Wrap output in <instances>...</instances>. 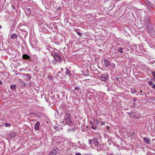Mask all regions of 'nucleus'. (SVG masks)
Instances as JSON below:
<instances>
[{"label": "nucleus", "mask_w": 155, "mask_h": 155, "mask_svg": "<svg viewBox=\"0 0 155 155\" xmlns=\"http://www.w3.org/2000/svg\"><path fill=\"white\" fill-rule=\"evenodd\" d=\"M118 51L120 53H123V49L122 48H119L118 50Z\"/></svg>", "instance_id": "aec40b11"}, {"label": "nucleus", "mask_w": 155, "mask_h": 155, "mask_svg": "<svg viewBox=\"0 0 155 155\" xmlns=\"http://www.w3.org/2000/svg\"><path fill=\"white\" fill-rule=\"evenodd\" d=\"M152 74L153 77L154 79H155V71L152 72Z\"/></svg>", "instance_id": "412c9836"}, {"label": "nucleus", "mask_w": 155, "mask_h": 155, "mask_svg": "<svg viewBox=\"0 0 155 155\" xmlns=\"http://www.w3.org/2000/svg\"><path fill=\"white\" fill-rule=\"evenodd\" d=\"M66 74H67L69 76V75L71 74L70 70L69 69H67V71L66 72Z\"/></svg>", "instance_id": "a211bd4d"}, {"label": "nucleus", "mask_w": 155, "mask_h": 155, "mask_svg": "<svg viewBox=\"0 0 155 155\" xmlns=\"http://www.w3.org/2000/svg\"><path fill=\"white\" fill-rule=\"evenodd\" d=\"M79 87H75V90H78V89Z\"/></svg>", "instance_id": "58836bf2"}, {"label": "nucleus", "mask_w": 155, "mask_h": 155, "mask_svg": "<svg viewBox=\"0 0 155 155\" xmlns=\"http://www.w3.org/2000/svg\"><path fill=\"white\" fill-rule=\"evenodd\" d=\"M101 125H103L105 124V122H104L102 121L101 122Z\"/></svg>", "instance_id": "7c9ffc66"}, {"label": "nucleus", "mask_w": 155, "mask_h": 155, "mask_svg": "<svg viewBox=\"0 0 155 155\" xmlns=\"http://www.w3.org/2000/svg\"><path fill=\"white\" fill-rule=\"evenodd\" d=\"M2 28V26H1V25H0V29H1Z\"/></svg>", "instance_id": "603ef678"}, {"label": "nucleus", "mask_w": 155, "mask_h": 155, "mask_svg": "<svg viewBox=\"0 0 155 155\" xmlns=\"http://www.w3.org/2000/svg\"><path fill=\"white\" fill-rule=\"evenodd\" d=\"M143 22L145 23V25L148 27L150 26L151 25L149 22V18L148 16H146L145 17L144 19Z\"/></svg>", "instance_id": "423d86ee"}, {"label": "nucleus", "mask_w": 155, "mask_h": 155, "mask_svg": "<svg viewBox=\"0 0 155 155\" xmlns=\"http://www.w3.org/2000/svg\"><path fill=\"white\" fill-rule=\"evenodd\" d=\"M121 0H117V1L116 2H118V1H121Z\"/></svg>", "instance_id": "3c124183"}, {"label": "nucleus", "mask_w": 155, "mask_h": 155, "mask_svg": "<svg viewBox=\"0 0 155 155\" xmlns=\"http://www.w3.org/2000/svg\"><path fill=\"white\" fill-rule=\"evenodd\" d=\"M90 124H91L92 125H93V121L92 120H91L90 121Z\"/></svg>", "instance_id": "2f4dec72"}, {"label": "nucleus", "mask_w": 155, "mask_h": 155, "mask_svg": "<svg viewBox=\"0 0 155 155\" xmlns=\"http://www.w3.org/2000/svg\"><path fill=\"white\" fill-rule=\"evenodd\" d=\"M5 126L6 127H8L10 126V124L7 123H5Z\"/></svg>", "instance_id": "b1692460"}, {"label": "nucleus", "mask_w": 155, "mask_h": 155, "mask_svg": "<svg viewBox=\"0 0 155 155\" xmlns=\"http://www.w3.org/2000/svg\"><path fill=\"white\" fill-rule=\"evenodd\" d=\"M59 149L58 148H54L48 155H56L58 153Z\"/></svg>", "instance_id": "20e7f679"}, {"label": "nucleus", "mask_w": 155, "mask_h": 155, "mask_svg": "<svg viewBox=\"0 0 155 155\" xmlns=\"http://www.w3.org/2000/svg\"><path fill=\"white\" fill-rule=\"evenodd\" d=\"M110 90H111V89H110V88H108L107 89V91H110Z\"/></svg>", "instance_id": "a19ab883"}, {"label": "nucleus", "mask_w": 155, "mask_h": 155, "mask_svg": "<svg viewBox=\"0 0 155 155\" xmlns=\"http://www.w3.org/2000/svg\"><path fill=\"white\" fill-rule=\"evenodd\" d=\"M130 92L132 94H134L136 92V90H131Z\"/></svg>", "instance_id": "5701e85b"}, {"label": "nucleus", "mask_w": 155, "mask_h": 155, "mask_svg": "<svg viewBox=\"0 0 155 155\" xmlns=\"http://www.w3.org/2000/svg\"><path fill=\"white\" fill-rule=\"evenodd\" d=\"M143 140L146 143H150V140L149 139L147 138L146 137H143Z\"/></svg>", "instance_id": "2eb2a0df"}, {"label": "nucleus", "mask_w": 155, "mask_h": 155, "mask_svg": "<svg viewBox=\"0 0 155 155\" xmlns=\"http://www.w3.org/2000/svg\"><path fill=\"white\" fill-rule=\"evenodd\" d=\"M115 80L116 81H118L119 80V78H118L116 77V78H115Z\"/></svg>", "instance_id": "e433bc0d"}, {"label": "nucleus", "mask_w": 155, "mask_h": 155, "mask_svg": "<svg viewBox=\"0 0 155 155\" xmlns=\"http://www.w3.org/2000/svg\"><path fill=\"white\" fill-rule=\"evenodd\" d=\"M53 97H54V96H52V99H54V98H53Z\"/></svg>", "instance_id": "5fc2aeb1"}, {"label": "nucleus", "mask_w": 155, "mask_h": 155, "mask_svg": "<svg viewBox=\"0 0 155 155\" xmlns=\"http://www.w3.org/2000/svg\"><path fill=\"white\" fill-rule=\"evenodd\" d=\"M142 92H143V91H140V93H142Z\"/></svg>", "instance_id": "49530a36"}, {"label": "nucleus", "mask_w": 155, "mask_h": 155, "mask_svg": "<svg viewBox=\"0 0 155 155\" xmlns=\"http://www.w3.org/2000/svg\"><path fill=\"white\" fill-rule=\"evenodd\" d=\"M104 63L105 66L106 67L108 66L109 65V61L106 59L104 60Z\"/></svg>", "instance_id": "9d476101"}, {"label": "nucleus", "mask_w": 155, "mask_h": 155, "mask_svg": "<svg viewBox=\"0 0 155 155\" xmlns=\"http://www.w3.org/2000/svg\"><path fill=\"white\" fill-rule=\"evenodd\" d=\"M16 133L13 132H11V134L10 133V137H14L16 136Z\"/></svg>", "instance_id": "dca6fc26"}, {"label": "nucleus", "mask_w": 155, "mask_h": 155, "mask_svg": "<svg viewBox=\"0 0 155 155\" xmlns=\"http://www.w3.org/2000/svg\"><path fill=\"white\" fill-rule=\"evenodd\" d=\"M22 58L23 59H29V61H31V60L30 59V57L27 54H23L22 56Z\"/></svg>", "instance_id": "1a4fd4ad"}, {"label": "nucleus", "mask_w": 155, "mask_h": 155, "mask_svg": "<svg viewBox=\"0 0 155 155\" xmlns=\"http://www.w3.org/2000/svg\"><path fill=\"white\" fill-rule=\"evenodd\" d=\"M137 98L136 97H134L133 99V101L134 102L137 101Z\"/></svg>", "instance_id": "c85d7f7f"}, {"label": "nucleus", "mask_w": 155, "mask_h": 155, "mask_svg": "<svg viewBox=\"0 0 155 155\" xmlns=\"http://www.w3.org/2000/svg\"><path fill=\"white\" fill-rule=\"evenodd\" d=\"M61 71H59L58 72V74H59L60 73H61Z\"/></svg>", "instance_id": "09e8293b"}, {"label": "nucleus", "mask_w": 155, "mask_h": 155, "mask_svg": "<svg viewBox=\"0 0 155 155\" xmlns=\"http://www.w3.org/2000/svg\"><path fill=\"white\" fill-rule=\"evenodd\" d=\"M53 57L55 58V60L60 62L61 60V58L60 55L58 53H52L51 54Z\"/></svg>", "instance_id": "7ed1b4c3"}, {"label": "nucleus", "mask_w": 155, "mask_h": 155, "mask_svg": "<svg viewBox=\"0 0 155 155\" xmlns=\"http://www.w3.org/2000/svg\"><path fill=\"white\" fill-rule=\"evenodd\" d=\"M61 70L62 71H63L64 69H63L62 68H61Z\"/></svg>", "instance_id": "de8ad7c7"}, {"label": "nucleus", "mask_w": 155, "mask_h": 155, "mask_svg": "<svg viewBox=\"0 0 155 155\" xmlns=\"http://www.w3.org/2000/svg\"><path fill=\"white\" fill-rule=\"evenodd\" d=\"M12 21L13 22V23H14V22H15V21H14V20L13 19V20H12Z\"/></svg>", "instance_id": "a18cd8bd"}, {"label": "nucleus", "mask_w": 155, "mask_h": 155, "mask_svg": "<svg viewBox=\"0 0 155 155\" xmlns=\"http://www.w3.org/2000/svg\"><path fill=\"white\" fill-rule=\"evenodd\" d=\"M76 155H81L80 153H76Z\"/></svg>", "instance_id": "f704fd0d"}, {"label": "nucleus", "mask_w": 155, "mask_h": 155, "mask_svg": "<svg viewBox=\"0 0 155 155\" xmlns=\"http://www.w3.org/2000/svg\"><path fill=\"white\" fill-rule=\"evenodd\" d=\"M61 9V8L60 7H59L58 8H57V10L58 11L60 10Z\"/></svg>", "instance_id": "c756f323"}, {"label": "nucleus", "mask_w": 155, "mask_h": 155, "mask_svg": "<svg viewBox=\"0 0 155 155\" xmlns=\"http://www.w3.org/2000/svg\"><path fill=\"white\" fill-rule=\"evenodd\" d=\"M57 137H56V136H54V137L52 139V140H55L56 139H57Z\"/></svg>", "instance_id": "bb28decb"}, {"label": "nucleus", "mask_w": 155, "mask_h": 155, "mask_svg": "<svg viewBox=\"0 0 155 155\" xmlns=\"http://www.w3.org/2000/svg\"><path fill=\"white\" fill-rule=\"evenodd\" d=\"M53 63L54 64H56V62L55 61H53Z\"/></svg>", "instance_id": "c9c22d12"}, {"label": "nucleus", "mask_w": 155, "mask_h": 155, "mask_svg": "<svg viewBox=\"0 0 155 155\" xmlns=\"http://www.w3.org/2000/svg\"><path fill=\"white\" fill-rule=\"evenodd\" d=\"M17 37L18 36L17 35L15 34H12L11 36V39H14L17 38Z\"/></svg>", "instance_id": "ddd939ff"}, {"label": "nucleus", "mask_w": 155, "mask_h": 155, "mask_svg": "<svg viewBox=\"0 0 155 155\" xmlns=\"http://www.w3.org/2000/svg\"><path fill=\"white\" fill-rule=\"evenodd\" d=\"M71 118L70 114L68 113H66L64 116L63 120L62 122V124L64 125L68 124V126L72 125Z\"/></svg>", "instance_id": "f257e3e1"}, {"label": "nucleus", "mask_w": 155, "mask_h": 155, "mask_svg": "<svg viewBox=\"0 0 155 155\" xmlns=\"http://www.w3.org/2000/svg\"><path fill=\"white\" fill-rule=\"evenodd\" d=\"M40 123L38 121H37L36 123L35 124L34 128L35 130H38L39 129V127Z\"/></svg>", "instance_id": "6e6552de"}, {"label": "nucleus", "mask_w": 155, "mask_h": 155, "mask_svg": "<svg viewBox=\"0 0 155 155\" xmlns=\"http://www.w3.org/2000/svg\"><path fill=\"white\" fill-rule=\"evenodd\" d=\"M54 129L55 130V131H59L60 130V128L59 127L57 126L54 127Z\"/></svg>", "instance_id": "f3484780"}, {"label": "nucleus", "mask_w": 155, "mask_h": 155, "mask_svg": "<svg viewBox=\"0 0 155 155\" xmlns=\"http://www.w3.org/2000/svg\"><path fill=\"white\" fill-rule=\"evenodd\" d=\"M108 77V75L106 74H104L99 77V78L102 81H105Z\"/></svg>", "instance_id": "39448f33"}, {"label": "nucleus", "mask_w": 155, "mask_h": 155, "mask_svg": "<svg viewBox=\"0 0 155 155\" xmlns=\"http://www.w3.org/2000/svg\"><path fill=\"white\" fill-rule=\"evenodd\" d=\"M91 128L94 130H96L97 127H94L93 125H91Z\"/></svg>", "instance_id": "cd10ccee"}, {"label": "nucleus", "mask_w": 155, "mask_h": 155, "mask_svg": "<svg viewBox=\"0 0 155 155\" xmlns=\"http://www.w3.org/2000/svg\"><path fill=\"white\" fill-rule=\"evenodd\" d=\"M83 75L84 76H87L88 75L85 73H84V74H83Z\"/></svg>", "instance_id": "4c0bfd02"}, {"label": "nucleus", "mask_w": 155, "mask_h": 155, "mask_svg": "<svg viewBox=\"0 0 155 155\" xmlns=\"http://www.w3.org/2000/svg\"><path fill=\"white\" fill-rule=\"evenodd\" d=\"M94 122H96V124H95L97 125V123H98V120H97V119H95V120H94Z\"/></svg>", "instance_id": "a878e982"}, {"label": "nucleus", "mask_w": 155, "mask_h": 155, "mask_svg": "<svg viewBox=\"0 0 155 155\" xmlns=\"http://www.w3.org/2000/svg\"><path fill=\"white\" fill-rule=\"evenodd\" d=\"M16 88V85L15 84H13L10 85V89L12 90H15Z\"/></svg>", "instance_id": "4468645a"}, {"label": "nucleus", "mask_w": 155, "mask_h": 155, "mask_svg": "<svg viewBox=\"0 0 155 155\" xmlns=\"http://www.w3.org/2000/svg\"><path fill=\"white\" fill-rule=\"evenodd\" d=\"M16 56V52L15 50L12 49L10 51V58H15Z\"/></svg>", "instance_id": "0eeeda50"}, {"label": "nucleus", "mask_w": 155, "mask_h": 155, "mask_svg": "<svg viewBox=\"0 0 155 155\" xmlns=\"http://www.w3.org/2000/svg\"><path fill=\"white\" fill-rule=\"evenodd\" d=\"M129 115H130V114H132V113L131 112H130V113H129Z\"/></svg>", "instance_id": "8fccbe9b"}, {"label": "nucleus", "mask_w": 155, "mask_h": 155, "mask_svg": "<svg viewBox=\"0 0 155 155\" xmlns=\"http://www.w3.org/2000/svg\"><path fill=\"white\" fill-rule=\"evenodd\" d=\"M133 104L134 105H132V107H134L135 106V102H134V103H133Z\"/></svg>", "instance_id": "473e14b6"}, {"label": "nucleus", "mask_w": 155, "mask_h": 155, "mask_svg": "<svg viewBox=\"0 0 155 155\" xmlns=\"http://www.w3.org/2000/svg\"><path fill=\"white\" fill-rule=\"evenodd\" d=\"M88 143L91 146H93V144H94L95 146H97L99 142L96 138L93 137L92 139H89Z\"/></svg>", "instance_id": "f03ea898"}, {"label": "nucleus", "mask_w": 155, "mask_h": 155, "mask_svg": "<svg viewBox=\"0 0 155 155\" xmlns=\"http://www.w3.org/2000/svg\"><path fill=\"white\" fill-rule=\"evenodd\" d=\"M24 77L27 78V80L29 81L31 79V77L28 74H25L24 75Z\"/></svg>", "instance_id": "9b49d317"}, {"label": "nucleus", "mask_w": 155, "mask_h": 155, "mask_svg": "<svg viewBox=\"0 0 155 155\" xmlns=\"http://www.w3.org/2000/svg\"><path fill=\"white\" fill-rule=\"evenodd\" d=\"M11 14L12 15H13V17H14V12H12V13H11Z\"/></svg>", "instance_id": "ea45409f"}, {"label": "nucleus", "mask_w": 155, "mask_h": 155, "mask_svg": "<svg viewBox=\"0 0 155 155\" xmlns=\"http://www.w3.org/2000/svg\"><path fill=\"white\" fill-rule=\"evenodd\" d=\"M152 88L153 89H155V84H154L152 86Z\"/></svg>", "instance_id": "72a5a7b5"}, {"label": "nucleus", "mask_w": 155, "mask_h": 155, "mask_svg": "<svg viewBox=\"0 0 155 155\" xmlns=\"http://www.w3.org/2000/svg\"><path fill=\"white\" fill-rule=\"evenodd\" d=\"M2 84V82L1 81H0V84Z\"/></svg>", "instance_id": "c03bdc74"}, {"label": "nucleus", "mask_w": 155, "mask_h": 155, "mask_svg": "<svg viewBox=\"0 0 155 155\" xmlns=\"http://www.w3.org/2000/svg\"><path fill=\"white\" fill-rule=\"evenodd\" d=\"M21 85L22 87H25V84L24 82H22L21 83Z\"/></svg>", "instance_id": "393cba45"}, {"label": "nucleus", "mask_w": 155, "mask_h": 155, "mask_svg": "<svg viewBox=\"0 0 155 155\" xmlns=\"http://www.w3.org/2000/svg\"><path fill=\"white\" fill-rule=\"evenodd\" d=\"M148 83V84L150 86H151V85H153V82L151 81H149Z\"/></svg>", "instance_id": "4be33fe9"}, {"label": "nucleus", "mask_w": 155, "mask_h": 155, "mask_svg": "<svg viewBox=\"0 0 155 155\" xmlns=\"http://www.w3.org/2000/svg\"><path fill=\"white\" fill-rule=\"evenodd\" d=\"M144 93V92H143V94H141V95H143V94Z\"/></svg>", "instance_id": "864d4df0"}, {"label": "nucleus", "mask_w": 155, "mask_h": 155, "mask_svg": "<svg viewBox=\"0 0 155 155\" xmlns=\"http://www.w3.org/2000/svg\"><path fill=\"white\" fill-rule=\"evenodd\" d=\"M74 31L76 32L77 34L80 36L82 35V34L80 32V30L78 29H74Z\"/></svg>", "instance_id": "f8f14e48"}, {"label": "nucleus", "mask_w": 155, "mask_h": 155, "mask_svg": "<svg viewBox=\"0 0 155 155\" xmlns=\"http://www.w3.org/2000/svg\"><path fill=\"white\" fill-rule=\"evenodd\" d=\"M17 72V71H15V75H17V74L16 73V72Z\"/></svg>", "instance_id": "37998d69"}, {"label": "nucleus", "mask_w": 155, "mask_h": 155, "mask_svg": "<svg viewBox=\"0 0 155 155\" xmlns=\"http://www.w3.org/2000/svg\"><path fill=\"white\" fill-rule=\"evenodd\" d=\"M148 99L150 100H155V96L151 97L148 98Z\"/></svg>", "instance_id": "6ab92c4d"}, {"label": "nucleus", "mask_w": 155, "mask_h": 155, "mask_svg": "<svg viewBox=\"0 0 155 155\" xmlns=\"http://www.w3.org/2000/svg\"><path fill=\"white\" fill-rule=\"evenodd\" d=\"M12 7L14 10H15V8L12 5Z\"/></svg>", "instance_id": "79ce46f5"}, {"label": "nucleus", "mask_w": 155, "mask_h": 155, "mask_svg": "<svg viewBox=\"0 0 155 155\" xmlns=\"http://www.w3.org/2000/svg\"><path fill=\"white\" fill-rule=\"evenodd\" d=\"M109 127H107V128H109Z\"/></svg>", "instance_id": "6e6d98bb"}]
</instances>
